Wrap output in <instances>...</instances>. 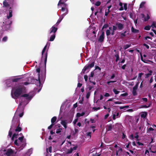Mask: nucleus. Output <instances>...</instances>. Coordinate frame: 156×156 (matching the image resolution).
<instances>
[{
  "label": "nucleus",
  "instance_id": "obj_1",
  "mask_svg": "<svg viewBox=\"0 0 156 156\" xmlns=\"http://www.w3.org/2000/svg\"><path fill=\"white\" fill-rule=\"evenodd\" d=\"M23 89V86L19 85L16 87L14 89H13L11 93L12 97L14 99L18 98L22 94Z\"/></svg>",
  "mask_w": 156,
  "mask_h": 156
},
{
  "label": "nucleus",
  "instance_id": "obj_2",
  "mask_svg": "<svg viewBox=\"0 0 156 156\" xmlns=\"http://www.w3.org/2000/svg\"><path fill=\"white\" fill-rule=\"evenodd\" d=\"M50 44V43H48L46 44V45L44 47L42 52V57L41 60V61H43V60H44V65L45 67L46 66V64L47 61L48 53L47 51H46V53H44V52H45V51L46 50L47 46H49Z\"/></svg>",
  "mask_w": 156,
  "mask_h": 156
},
{
  "label": "nucleus",
  "instance_id": "obj_3",
  "mask_svg": "<svg viewBox=\"0 0 156 156\" xmlns=\"http://www.w3.org/2000/svg\"><path fill=\"white\" fill-rule=\"evenodd\" d=\"M94 65V62H92L90 64H88L87 65L85 66L82 70V73L83 74L88 73L91 68L93 67Z\"/></svg>",
  "mask_w": 156,
  "mask_h": 156
},
{
  "label": "nucleus",
  "instance_id": "obj_4",
  "mask_svg": "<svg viewBox=\"0 0 156 156\" xmlns=\"http://www.w3.org/2000/svg\"><path fill=\"white\" fill-rule=\"evenodd\" d=\"M139 83V82H137L136 85L133 87L132 94L133 96H136L137 95L136 90L137 89Z\"/></svg>",
  "mask_w": 156,
  "mask_h": 156
},
{
  "label": "nucleus",
  "instance_id": "obj_5",
  "mask_svg": "<svg viewBox=\"0 0 156 156\" xmlns=\"http://www.w3.org/2000/svg\"><path fill=\"white\" fill-rule=\"evenodd\" d=\"M67 0H60L58 4V8L59 5L61 7H66L67 4L65 3Z\"/></svg>",
  "mask_w": 156,
  "mask_h": 156
},
{
  "label": "nucleus",
  "instance_id": "obj_6",
  "mask_svg": "<svg viewBox=\"0 0 156 156\" xmlns=\"http://www.w3.org/2000/svg\"><path fill=\"white\" fill-rule=\"evenodd\" d=\"M61 11L63 12L62 16L63 17L66 16L68 13V10L66 7H62L61 9Z\"/></svg>",
  "mask_w": 156,
  "mask_h": 156
},
{
  "label": "nucleus",
  "instance_id": "obj_7",
  "mask_svg": "<svg viewBox=\"0 0 156 156\" xmlns=\"http://www.w3.org/2000/svg\"><path fill=\"white\" fill-rule=\"evenodd\" d=\"M77 147H78L77 146H75L73 148L71 147L69 149H68L67 150L66 153L67 154H70L71 153L73 152V150H76Z\"/></svg>",
  "mask_w": 156,
  "mask_h": 156
},
{
  "label": "nucleus",
  "instance_id": "obj_8",
  "mask_svg": "<svg viewBox=\"0 0 156 156\" xmlns=\"http://www.w3.org/2000/svg\"><path fill=\"white\" fill-rule=\"evenodd\" d=\"M104 35H105L104 32L103 31L102 32L101 35L100 36L99 38H98V41H99L100 42H102L103 41L104 38H105Z\"/></svg>",
  "mask_w": 156,
  "mask_h": 156
},
{
  "label": "nucleus",
  "instance_id": "obj_9",
  "mask_svg": "<svg viewBox=\"0 0 156 156\" xmlns=\"http://www.w3.org/2000/svg\"><path fill=\"white\" fill-rule=\"evenodd\" d=\"M115 25L117 27L118 30H121L124 28V25L122 23H116Z\"/></svg>",
  "mask_w": 156,
  "mask_h": 156
},
{
  "label": "nucleus",
  "instance_id": "obj_10",
  "mask_svg": "<svg viewBox=\"0 0 156 156\" xmlns=\"http://www.w3.org/2000/svg\"><path fill=\"white\" fill-rule=\"evenodd\" d=\"M40 68H38L36 69V71L37 73H38V80H36L37 81H38L39 83L40 84H41V80L40 78Z\"/></svg>",
  "mask_w": 156,
  "mask_h": 156
},
{
  "label": "nucleus",
  "instance_id": "obj_11",
  "mask_svg": "<svg viewBox=\"0 0 156 156\" xmlns=\"http://www.w3.org/2000/svg\"><path fill=\"white\" fill-rule=\"evenodd\" d=\"M51 30L50 33V34L54 33V34H55V33L57 31L58 28L56 27H55V25H54L51 27Z\"/></svg>",
  "mask_w": 156,
  "mask_h": 156
},
{
  "label": "nucleus",
  "instance_id": "obj_12",
  "mask_svg": "<svg viewBox=\"0 0 156 156\" xmlns=\"http://www.w3.org/2000/svg\"><path fill=\"white\" fill-rule=\"evenodd\" d=\"M9 15H7V18L9 19L12 16V8L11 7H10L9 9Z\"/></svg>",
  "mask_w": 156,
  "mask_h": 156
},
{
  "label": "nucleus",
  "instance_id": "obj_13",
  "mask_svg": "<svg viewBox=\"0 0 156 156\" xmlns=\"http://www.w3.org/2000/svg\"><path fill=\"white\" fill-rule=\"evenodd\" d=\"M21 97L26 98L28 100H30L32 98L31 96H30L29 94H23L21 95Z\"/></svg>",
  "mask_w": 156,
  "mask_h": 156
},
{
  "label": "nucleus",
  "instance_id": "obj_14",
  "mask_svg": "<svg viewBox=\"0 0 156 156\" xmlns=\"http://www.w3.org/2000/svg\"><path fill=\"white\" fill-rule=\"evenodd\" d=\"M67 120H62L61 122V124L63 126L65 129L67 128V124L68 123V122H67Z\"/></svg>",
  "mask_w": 156,
  "mask_h": 156
},
{
  "label": "nucleus",
  "instance_id": "obj_15",
  "mask_svg": "<svg viewBox=\"0 0 156 156\" xmlns=\"http://www.w3.org/2000/svg\"><path fill=\"white\" fill-rule=\"evenodd\" d=\"M136 51L140 53V58L141 60L144 63H147V62H146V60L143 59V56L142 55V53L141 52H140L139 50L136 49Z\"/></svg>",
  "mask_w": 156,
  "mask_h": 156
},
{
  "label": "nucleus",
  "instance_id": "obj_16",
  "mask_svg": "<svg viewBox=\"0 0 156 156\" xmlns=\"http://www.w3.org/2000/svg\"><path fill=\"white\" fill-rule=\"evenodd\" d=\"M13 153V151L11 149H8L7 151L6 154L8 156H10Z\"/></svg>",
  "mask_w": 156,
  "mask_h": 156
},
{
  "label": "nucleus",
  "instance_id": "obj_17",
  "mask_svg": "<svg viewBox=\"0 0 156 156\" xmlns=\"http://www.w3.org/2000/svg\"><path fill=\"white\" fill-rule=\"evenodd\" d=\"M107 131H111L113 127L114 126L113 125H112V124H109L107 126Z\"/></svg>",
  "mask_w": 156,
  "mask_h": 156
},
{
  "label": "nucleus",
  "instance_id": "obj_18",
  "mask_svg": "<svg viewBox=\"0 0 156 156\" xmlns=\"http://www.w3.org/2000/svg\"><path fill=\"white\" fill-rule=\"evenodd\" d=\"M147 115V112H142L141 113L140 116L141 118H145Z\"/></svg>",
  "mask_w": 156,
  "mask_h": 156
},
{
  "label": "nucleus",
  "instance_id": "obj_19",
  "mask_svg": "<svg viewBox=\"0 0 156 156\" xmlns=\"http://www.w3.org/2000/svg\"><path fill=\"white\" fill-rule=\"evenodd\" d=\"M149 73H147L145 74V78H147L151 76L152 75V71L151 70H150L149 71Z\"/></svg>",
  "mask_w": 156,
  "mask_h": 156
},
{
  "label": "nucleus",
  "instance_id": "obj_20",
  "mask_svg": "<svg viewBox=\"0 0 156 156\" xmlns=\"http://www.w3.org/2000/svg\"><path fill=\"white\" fill-rule=\"evenodd\" d=\"M57 119V117L56 116H54L52 117L51 120V124H54L55 122L56 121Z\"/></svg>",
  "mask_w": 156,
  "mask_h": 156
},
{
  "label": "nucleus",
  "instance_id": "obj_21",
  "mask_svg": "<svg viewBox=\"0 0 156 156\" xmlns=\"http://www.w3.org/2000/svg\"><path fill=\"white\" fill-rule=\"evenodd\" d=\"M131 31L134 33H136L139 32V30L134 29L133 27L131 28Z\"/></svg>",
  "mask_w": 156,
  "mask_h": 156
},
{
  "label": "nucleus",
  "instance_id": "obj_22",
  "mask_svg": "<svg viewBox=\"0 0 156 156\" xmlns=\"http://www.w3.org/2000/svg\"><path fill=\"white\" fill-rule=\"evenodd\" d=\"M9 6V4L7 2L6 0H5L3 2V7H7Z\"/></svg>",
  "mask_w": 156,
  "mask_h": 156
},
{
  "label": "nucleus",
  "instance_id": "obj_23",
  "mask_svg": "<svg viewBox=\"0 0 156 156\" xmlns=\"http://www.w3.org/2000/svg\"><path fill=\"white\" fill-rule=\"evenodd\" d=\"M55 37V34H54L52 35L50 38L49 41H53L54 40Z\"/></svg>",
  "mask_w": 156,
  "mask_h": 156
},
{
  "label": "nucleus",
  "instance_id": "obj_24",
  "mask_svg": "<svg viewBox=\"0 0 156 156\" xmlns=\"http://www.w3.org/2000/svg\"><path fill=\"white\" fill-rule=\"evenodd\" d=\"M20 124H19L16 128L15 129L16 132H20L22 130V128L21 127H20Z\"/></svg>",
  "mask_w": 156,
  "mask_h": 156
},
{
  "label": "nucleus",
  "instance_id": "obj_25",
  "mask_svg": "<svg viewBox=\"0 0 156 156\" xmlns=\"http://www.w3.org/2000/svg\"><path fill=\"white\" fill-rule=\"evenodd\" d=\"M22 79L21 78H17L14 79H12V81L13 82H16L19 81V80Z\"/></svg>",
  "mask_w": 156,
  "mask_h": 156
},
{
  "label": "nucleus",
  "instance_id": "obj_26",
  "mask_svg": "<svg viewBox=\"0 0 156 156\" xmlns=\"http://www.w3.org/2000/svg\"><path fill=\"white\" fill-rule=\"evenodd\" d=\"M85 114V113L83 112L81 113H77L76 114V116L78 117H79L84 115Z\"/></svg>",
  "mask_w": 156,
  "mask_h": 156
},
{
  "label": "nucleus",
  "instance_id": "obj_27",
  "mask_svg": "<svg viewBox=\"0 0 156 156\" xmlns=\"http://www.w3.org/2000/svg\"><path fill=\"white\" fill-rule=\"evenodd\" d=\"M131 46V44H127L126 45H124L123 47V49L124 50H126L127 48H129Z\"/></svg>",
  "mask_w": 156,
  "mask_h": 156
},
{
  "label": "nucleus",
  "instance_id": "obj_28",
  "mask_svg": "<svg viewBox=\"0 0 156 156\" xmlns=\"http://www.w3.org/2000/svg\"><path fill=\"white\" fill-rule=\"evenodd\" d=\"M115 56L116 58L115 59V62H117L119 60V53H116L115 55Z\"/></svg>",
  "mask_w": 156,
  "mask_h": 156
},
{
  "label": "nucleus",
  "instance_id": "obj_29",
  "mask_svg": "<svg viewBox=\"0 0 156 156\" xmlns=\"http://www.w3.org/2000/svg\"><path fill=\"white\" fill-rule=\"evenodd\" d=\"M126 31H125L123 33H121L120 34V36L121 37H123L126 36V35L125 34L126 33Z\"/></svg>",
  "mask_w": 156,
  "mask_h": 156
},
{
  "label": "nucleus",
  "instance_id": "obj_30",
  "mask_svg": "<svg viewBox=\"0 0 156 156\" xmlns=\"http://www.w3.org/2000/svg\"><path fill=\"white\" fill-rule=\"evenodd\" d=\"M63 18V17H62V18L58 20L57 22L56 23V24L55 25H56V26H58L59 24L61 22Z\"/></svg>",
  "mask_w": 156,
  "mask_h": 156
},
{
  "label": "nucleus",
  "instance_id": "obj_31",
  "mask_svg": "<svg viewBox=\"0 0 156 156\" xmlns=\"http://www.w3.org/2000/svg\"><path fill=\"white\" fill-rule=\"evenodd\" d=\"M151 27V26L149 25L146 26L144 27V29L146 30H150Z\"/></svg>",
  "mask_w": 156,
  "mask_h": 156
},
{
  "label": "nucleus",
  "instance_id": "obj_32",
  "mask_svg": "<svg viewBox=\"0 0 156 156\" xmlns=\"http://www.w3.org/2000/svg\"><path fill=\"white\" fill-rule=\"evenodd\" d=\"M150 18V17L148 14H147V16L146 17H145L144 19V21H147Z\"/></svg>",
  "mask_w": 156,
  "mask_h": 156
},
{
  "label": "nucleus",
  "instance_id": "obj_33",
  "mask_svg": "<svg viewBox=\"0 0 156 156\" xmlns=\"http://www.w3.org/2000/svg\"><path fill=\"white\" fill-rule=\"evenodd\" d=\"M113 91L115 94H117L119 93V91L117 90L116 89L114 88L113 89Z\"/></svg>",
  "mask_w": 156,
  "mask_h": 156
},
{
  "label": "nucleus",
  "instance_id": "obj_34",
  "mask_svg": "<svg viewBox=\"0 0 156 156\" xmlns=\"http://www.w3.org/2000/svg\"><path fill=\"white\" fill-rule=\"evenodd\" d=\"M151 26V27H152L153 28H156L155 22H153Z\"/></svg>",
  "mask_w": 156,
  "mask_h": 156
},
{
  "label": "nucleus",
  "instance_id": "obj_35",
  "mask_svg": "<svg viewBox=\"0 0 156 156\" xmlns=\"http://www.w3.org/2000/svg\"><path fill=\"white\" fill-rule=\"evenodd\" d=\"M100 107H94L92 109L94 110V111H97L98 110L100 109Z\"/></svg>",
  "mask_w": 156,
  "mask_h": 156
},
{
  "label": "nucleus",
  "instance_id": "obj_36",
  "mask_svg": "<svg viewBox=\"0 0 156 156\" xmlns=\"http://www.w3.org/2000/svg\"><path fill=\"white\" fill-rule=\"evenodd\" d=\"M22 143L23 144H22L20 146V147L23 148H24L26 145V143L25 142H23Z\"/></svg>",
  "mask_w": 156,
  "mask_h": 156
},
{
  "label": "nucleus",
  "instance_id": "obj_37",
  "mask_svg": "<svg viewBox=\"0 0 156 156\" xmlns=\"http://www.w3.org/2000/svg\"><path fill=\"white\" fill-rule=\"evenodd\" d=\"M145 4V2H142L140 5V8H142L144 6V4Z\"/></svg>",
  "mask_w": 156,
  "mask_h": 156
},
{
  "label": "nucleus",
  "instance_id": "obj_38",
  "mask_svg": "<svg viewBox=\"0 0 156 156\" xmlns=\"http://www.w3.org/2000/svg\"><path fill=\"white\" fill-rule=\"evenodd\" d=\"M101 2L100 1H97L95 4V5L97 6H99L101 5Z\"/></svg>",
  "mask_w": 156,
  "mask_h": 156
},
{
  "label": "nucleus",
  "instance_id": "obj_39",
  "mask_svg": "<svg viewBox=\"0 0 156 156\" xmlns=\"http://www.w3.org/2000/svg\"><path fill=\"white\" fill-rule=\"evenodd\" d=\"M106 34L107 36H108L110 34V32L109 30H107L106 32Z\"/></svg>",
  "mask_w": 156,
  "mask_h": 156
},
{
  "label": "nucleus",
  "instance_id": "obj_40",
  "mask_svg": "<svg viewBox=\"0 0 156 156\" xmlns=\"http://www.w3.org/2000/svg\"><path fill=\"white\" fill-rule=\"evenodd\" d=\"M90 92H87L86 95V98L87 99H88L90 96Z\"/></svg>",
  "mask_w": 156,
  "mask_h": 156
},
{
  "label": "nucleus",
  "instance_id": "obj_41",
  "mask_svg": "<svg viewBox=\"0 0 156 156\" xmlns=\"http://www.w3.org/2000/svg\"><path fill=\"white\" fill-rule=\"evenodd\" d=\"M145 155H146L147 156H149V152L148 150H146L145 152Z\"/></svg>",
  "mask_w": 156,
  "mask_h": 156
},
{
  "label": "nucleus",
  "instance_id": "obj_42",
  "mask_svg": "<svg viewBox=\"0 0 156 156\" xmlns=\"http://www.w3.org/2000/svg\"><path fill=\"white\" fill-rule=\"evenodd\" d=\"M24 136H22L20 137H19L18 138L19 140L20 141V142L22 143H23L22 141L23 139L24 138Z\"/></svg>",
  "mask_w": 156,
  "mask_h": 156
},
{
  "label": "nucleus",
  "instance_id": "obj_43",
  "mask_svg": "<svg viewBox=\"0 0 156 156\" xmlns=\"http://www.w3.org/2000/svg\"><path fill=\"white\" fill-rule=\"evenodd\" d=\"M62 129L61 128H60L59 129H57L56 131V133L58 134V133H61Z\"/></svg>",
  "mask_w": 156,
  "mask_h": 156
},
{
  "label": "nucleus",
  "instance_id": "obj_44",
  "mask_svg": "<svg viewBox=\"0 0 156 156\" xmlns=\"http://www.w3.org/2000/svg\"><path fill=\"white\" fill-rule=\"evenodd\" d=\"M143 74H144V73H139L138 74V78L139 79H140L141 76Z\"/></svg>",
  "mask_w": 156,
  "mask_h": 156
},
{
  "label": "nucleus",
  "instance_id": "obj_45",
  "mask_svg": "<svg viewBox=\"0 0 156 156\" xmlns=\"http://www.w3.org/2000/svg\"><path fill=\"white\" fill-rule=\"evenodd\" d=\"M11 128H10V130L9 131V137H11L12 134V131L11 130Z\"/></svg>",
  "mask_w": 156,
  "mask_h": 156
},
{
  "label": "nucleus",
  "instance_id": "obj_46",
  "mask_svg": "<svg viewBox=\"0 0 156 156\" xmlns=\"http://www.w3.org/2000/svg\"><path fill=\"white\" fill-rule=\"evenodd\" d=\"M134 137L137 140H138V138L139 137V136L138 135V132H136L135 133L134 136Z\"/></svg>",
  "mask_w": 156,
  "mask_h": 156
},
{
  "label": "nucleus",
  "instance_id": "obj_47",
  "mask_svg": "<svg viewBox=\"0 0 156 156\" xmlns=\"http://www.w3.org/2000/svg\"><path fill=\"white\" fill-rule=\"evenodd\" d=\"M119 148L118 149V150L116 151L117 152H118L119 153V154H121L122 151V148L120 147H119Z\"/></svg>",
  "mask_w": 156,
  "mask_h": 156
},
{
  "label": "nucleus",
  "instance_id": "obj_48",
  "mask_svg": "<svg viewBox=\"0 0 156 156\" xmlns=\"http://www.w3.org/2000/svg\"><path fill=\"white\" fill-rule=\"evenodd\" d=\"M118 29L117 27L116 26H113V31H115V30H116Z\"/></svg>",
  "mask_w": 156,
  "mask_h": 156
},
{
  "label": "nucleus",
  "instance_id": "obj_49",
  "mask_svg": "<svg viewBox=\"0 0 156 156\" xmlns=\"http://www.w3.org/2000/svg\"><path fill=\"white\" fill-rule=\"evenodd\" d=\"M108 27V25L107 24H105L103 26L102 29H104V28H107Z\"/></svg>",
  "mask_w": 156,
  "mask_h": 156
},
{
  "label": "nucleus",
  "instance_id": "obj_50",
  "mask_svg": "<svg viewBox=\"0 0 156 156\" xmlns=\"http://www.w3.org/2000/svg\"><path fill=\"white\" fill-rule=\"evenodd\" d=\"M12 23V22H11L10 23H9V24H7L6 25V26L8 27V28H7L5 29L6 30H8L10 26Z\"/></svg>",
  "mask_w": 156,
  "mask_h": 156
},
{
  "label": "nucleus",
  "instance_id": "obj_51",
  "mask_svg": "<svg viewBox=\"0 0 156 156\" xmlns=\"http://www.w3.org/2000/svg\"><path fill=\"white\" fill-rule=\"evenodd\" d=\"M7 39V37L6 36H5L4 37L2 38V41L3 42L6 41Z\"/></svg>",
  "mask_w": 156,
  "mask_h": 156
},
{
  "label": "nucleus",
  "instance_id": "obj_52",
  "mask_svg": "<svg viewBox=\"0 0 156 156\" xmlns=\"http://www.w3.org/2000/svg\"><path fill=\"white\" fill-rule=\"evenodd\" d=\"M18 135L16 134V133H14L12 136V140H13V138L14 137L16 138V136Z\"/></svg>",
  "mask_w": 156,
  "mask_h": 156
},
{
  "label": "nucleus",
  "instance_id": "obj_53",
  "mask_svg": "<svg viewBox=\"0 0 156 156\" xmlns=\"http://www.w3.org/2000/svg\"><path fill=\"white\" fill-rule=\"evenodd\" d=\"M150 105H148V106H147L146 105H142L141 107L143 108H148L149 107H150Z\"/></svg>",
  "mask_w": 156,
  "mask_h": 156
},
{
  "label": "nucleus",
  "instance_id": "obj_54",
  "mask_svg": "<svg viewBox=\"0 0 156 156\" xmlns=\"http://www.w3.org/2000/svg\"><path fill=\"white\" fill-rule=\"evenodd\" d=\"M110 10H109L108 9V11L107 12H106L105 11V16H107L108 15V14L110 12Z\"/></svg>",
  "mask_w": 156,
  "mask_h": 156
},
{
  "label": "nucleus",
  "instance_id": "obj_55",
  "mask_svg": "<svg viewBox=\"0 0 156 156\" xmlns=\"http://www.w3.org/2000/svg\"><path fill=\"white\" fill-rule=\"evenodd\" d=\"M127 4L126 3H125L124 4V9L126 10L127 9Z\"/></svg>",
  "mask_w": 156,
  "mask_h": 156
},
{
  "label": "nucleus",
  "instance_id": "obj_56",
  "mask_svg": "<svg viewBox=\"0 0 156 156\" xmlns=\"http://www.w3.org/2000/svg\"><path fill=\"white\" fill-rule=\"evenodd\" d=\"M154 130V129L152 127H151L148 129L147 130V132H149L151 131H153Z\"/></svg>",
  "mask_w": 156,
  "mask_h": 156
},
{
  "label": "nucleus",
  "instance_id": "obj_57",
  "mask_svg": "<svg viewBox=\"0 0 156 156\" xmlns=\"http://www.w3.org/2000/svg\"><path fill=\"white\" fill-rule=\"evenodd\" d=\"M116 82V81H108L107 82V84H108V85H109L110 83H113L115 82Z\"/></svg>",
  "mask_w": 156,
  "mask_h": 156
},
{
  "label": "nucleus",
  "instance_id": "obj_58",
  "mask_svg": "<svg viewBox=\"0 0 156 156\" xmlns=\"http://www.w3.org/2000/svg\"><path fill=\"white\" fill-rule=\"evenodd\" d=\"M95 69H98L99 71H101V68L99 67V66H95Z\"/></svg>",
  "mask_w": 156,
  "mask_h": 156
},
{
  "label": "nucleus",
  "instance_id": "obj_59",
  "mask_svg": "<svg viewBox=\"0 0 156 156\" xmlns=\"http://www.w3.org/2000/svg\"><path fill=\"white\" fill-rule=\"evenodd\" d=\"M54 124H51L48 127V129H51L52 127L54 126Z\"/></svg>",
  "mask_w": 156,
  "mask_h": 156
},
{
  "label": "nucleus",
  "instance_id": "obj_60",
  "mask_svg": "<svg viewBox=\"0 0 156 156\" xmlns=\"http://www.w3.org/2000/svg\"><path fill=\"white\" fill-rule=\"evenodd\" d=\"M90 121L91 123H94L95 122V121L94 120L91 118L90 119Z\"/></svg>",
  "mask_w": 156,
  "mask_h": 156
},
{
  "label": "nucleus",
  "instance_id": "obj_61",
  "mask_svg": "<svg viewBox=\"0 0 156 156\" xmlns=\"http://www.w3.org/2000/svg\"><path fill=\"white\" fill-rule=\"evenodd\" d=\"M14 144L17 146H19V144L18 143V141H17V140H15V141H14Z\"/></svg>",
  "mask_w": 156,
  "mask_h": 156
},
{
  "label": "nucleus",
  "instance_id": "obj_62",
  "mask_svg": "<svg viewBox=\"0 0 156 156\" xmlns=\"http://www.w3.org/2000/svg\"><path fill=\"white\" fill-rule=\"evenodd\" d=\"M48 151L50 153H51L52 152V147L51 146H50L49 147Z\"/></svg>",
  "mask_w": 156,
  "mask_h": 156
},
{
  "label": "nucleus",
  "instance_id": "obj_63",
  "mask_svg": "<svg viewBox=\"0 0 156 156\" xmlns=\"http://www.w3.org/2000/svg\"><path fill=\"white\" fill-rule=\"evenodd\" d=\"M128 94L127 93H123V94H122L121 95V96H127L128 95Z\"/></svg>",
  "mask_w": 156,
  "mask_h": 156
},
{
  "label": "nucleus",
  "instance_id": "obj_64",
  "mask_svg": "<svg viewBox=\"0 0 156 156\" xmlns=\"http://www.w3.org/2000/svg\"><path fill=\"white\" fill-rule=\"evenodd\" d=\"M142 100L143 101L147 102V98H142Z\"/></svg>",
  "mask_w": 156,
  "mask_h": 156
}]
</instances>
